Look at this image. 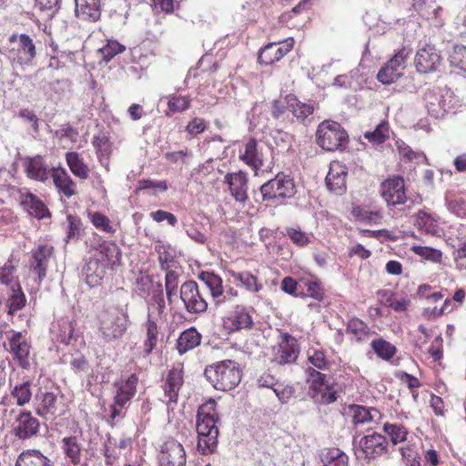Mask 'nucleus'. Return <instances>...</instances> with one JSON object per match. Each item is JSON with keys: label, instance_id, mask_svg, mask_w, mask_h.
Masks as SVG:
<instances>
[{"label": "nucleus", "instance_id": "nucleus-48", "mask_svg": "<svg viewBox=\"0 0 466 466\" xmlns=\"http://www.w3.org/2000/svg\"><path fill=\"white\" fill-rule=\"evenodd\" d=\"M370 346L376 355L383 360H390L397 352L396 347L383 339H373Z\"/></svg>", "mask_w": 466, "mask_h": 466}, {"label": "nucleus", "instance_id": "nucleus-24", "mask_svg": "<svg viewBox=\"0 0 466 466\" xmlns=\"http://www.w3.org/2000/svg\"><path fill=\"white\" fill-rule=\"evenodd\" d=\"M52 333L57 342L65 345L74 344L77 339L73 322L68 318L59 319L53 325Z\"/></svg>", "mask_w": 466, "mask_h": 466}, {"label": "nucleus", "instance_id": "nucleus-45", "mask_svg": "<svg viewBox=\"0 0 466 466\" xmlns=\"http://www.w3.org/2000/svg\"><path fill=\"white\" fill-rule=\"evenodd\" d=\"M92 144L96 148L99 161L104 164L107 162L111 154V143L108 137L104 133L94 136Z\"/></svg>", "mask_w": 466, "mask_h": 466}, {"label": "nucleus", "instance_id": "nucleus-16", "mask_svg": "<svg viewBox=\"0 0 466 466\" xmlns=\"http://www.w3.org/2000/svg\"><path fill=\"white\" fill-rule=\"evenodd\" d=\"M137 383L138 377L135 373L130 374L126 379L122 377L116 380L113 384L116 389L115 403L119 405L120 408H125L135 396Z\"/></svg>", "mask_w": 466, "mask_h": 466}, {"label": "nucleus", "instance_id": "nucleus-43", "mask_svg": "<svg viewBox=\"0 0 466 466\" xmlns=\"http://www.w3.org/2000/svg\"><path fill=\"white\" fill-rule=\"evenodd\" d=\"M145 325L147 328V337L143 342V349L145 354L149 355L157 346L158 328L150 314L147 315V319Z\"/></svg>", "mask_w": 466, "mask_h": 466}, {"label": "nucleus", "instance_id": "nucleus-57", "mask_svg": "<svg viewBox=\"0 0 466 466\" xmlns=\"http://www.w3.org/2000/svg\"><path fill=\"white\" fill-rule=\"evenodd\" d=\"M178 275L174 270H167L165 277V289L168 304L173 303V297L177 295Z\"/></svg>", "mask_w": 466, "mask_h": 466}, {"label": "nucleus", "instance_id": "nucleus-37", "mask_svg": "<svg viewBox=\"0 0 466 466\" xmlns=\"http://www.w3.org/2000/svg\"><path fill=\"white\" fill-rule=\"evenodd\" d=\"M25 305L26 297L20 283H14L6 300V306L8 308L7 314L14 316L15 312L24 309Z\"/></svg>", "mask_w": 466, "mask_h": 466}, {"label": "nucleus", "instance_id": "nucleus-59", "mask_svg": "<svg viewBox=\"0 0 466 466\" xmlns=\"http://www.w3.org/2000/svg\"><path fill=\"white\" fill-rule=\"evenodd\" d=\"M338 397V391L334 389V384L329 383V389H323L318 397H312L311 399L316 404L329 405L337 401Z\"/></svg>", "mask_w": 466, "mask_h": 466}, {"label": "nucleus", "instance_id": "nucleus-5", "mask_svg": "<svg viewBox=\"0 0 466 466\" xmlns=\"http://www.w3.org/2000/svg\"><path fill=\"white\" fill-rule=\"evenodd\" d=\"M411 50L402 47L378 72L377 79L383 85H390L400 79Z\"/></svg>", "mask_w": 466, "mask_h": 466}, {"label": "nucleus", "instance_id": "nucleus-19", "mask_svg": "<svg viewBox=\"0 0 466 466\" xmlns=\"http://www.w3.org/2000/svg\"><path fill=\"white\" fill-rule=\"evenodd\" d=\"M101 0H75V15L85 22L96 23L101 17Z\"/></svg>", "mask_w": 466, "mask_h": 466}, {"label": "nucleus", "instance_id": "nucleus-27", "mask_svg": "<svg viewBox=\"0 0 466 466\" xmlns=\"http://www.w3.org/2000/svg\"><path fill=\"white\" fill-rule=\"evenodd\" d=\"M21 205L31 217L37 219L51 217V213L46 204L33 193L25 194L21 200Z\"/></svg>", "mask_w": 466, "mask_h": 466}, {"label": "nucleus", "instance_id": "nucleus-31", "mask_svg": "<svg viewBox=\"0 0 466 466\" xmlns=\"http://www.w3.org/2000/svg\"><path fill=\"white\" fill-rule=\"evenodd\" d=\"M97 257L112 269L121 264L122 252L116 243L105 241L99 246Z\"/></svg>", "mask_w": 466, "mask_h": 466}, {"label": "nucleus", "instance_id": "nucleus-46", "mask_svg": "<svg viewBox=\"0 0 466 466\" xmlns=\"http://www.w3.org/2000/svg\"><path fill=\"white\" fill-rule=\"evenodd\" d=\"M352 412V421L355 425L364 424L374 419V413L380 414V411L374 408L368 409L362 405L352 404L349 407Z\"/></svg>", "mask_w": 466, "mask_h": 466}, {"label": "nucleus", "instance_id": "nucleus-42", "mask_svg": "<svg viewBox=\"0 0 466 466\" xmlns=\"http://www.w3.org/2000/svg\"><path fill=\"white\" fill-rule=\"evenodd\" d=\"M66 163L71 172L81 179L88 177V167L85 164L77 152H67L66 155Z\"/></svg>", "mask_w": 466, "mask_h": 466}, {"label": "nucleus", "instance_id": "nucleus-4", "mask_svg": "<svg viewBox=\"0 0 466 466\" xmlns=\"http://www.w3.org/2000/svg\"><path fill=\"white\" fill-rule=\"evenodd\" d=\"M127 315L122 309L106 310L100 315V327L106 341L119 339L127 330Z\"/></svg>", "mask_w": 466, "mask_h": 466}, {"label": "nucleus", "instance_id": "nucleus-9", "mask_svg": "<svg viewBox=\"0 0 466 466\" xmlns=\"http://www.w3.org/2000/svg\"><path fill=\"white\" fill-rule=\"evenodd\" d=\"M274 360L279 365L292 364L298 360L300 347L298 339L288 332L281 333V340L274 348Z\"/></svg>", "mask_w": 466, "mask_h": 466}, {"label": "nucleus", "instance_id": "nucleus-62", "mask_svg": "<svg viewBox=\"0 0 466 466\" xmlns=\"http://www.w3.org/2000/svg\"><path fill=\"white\" fill-rule=\"evenodd\" d=\"M138 295L146 298L150 295L151 289L154 288L152 278L149 275H141L136 281Z\"/></svg>", "mask_w": 466, "mask_h": 466}, {"label": "nucleus", "instance_id": "nucleus-10", "mask_svg": "<svg viewBox=\"0 0 466 466\" xmlns=\"http://www.w3.org/2000/svg\"><path fill=\"white\" fill-rule=\"evenodd\" d=\"M11 333L12 335L8 338V351L19 367L23 370H28L30 368L31 345L23 338L22 332L11 330Z\"/></svg>", "mask_w": 466, "mask_h": 466}, {"label": "nucleus", "instance_id": "nucleus-64", "mask_svg": "<svg viewBox=\"0 0 466 466\" xmlns=\"http://www.w3.org/2000/svg\"><path fill=\"white\" fill-rule=\"evenodd\" d=\"M287 236L299 247H305L309 243L308 235L299 228H288Z\"/></svg>", "mask_w": 466, "mask_h": 466}, {"label": "nucleus", "instance_id": "nucleus-17", "mask_svg": "<svg viewBox=\"0 0 466 466\" xmlns=\"http://www.w3.org/2000/svg\"><path fill=\"white\" fill-rule=\"evenodd\" d=\"M53 253V248L47 245H39L32 250L30 271L37 276V282L41 284L46 277L48 260Z\"/></svg>", "mask_w": 466, "mask_h": 466}, {"label": "nucleus", "instance_id": "nucleus-50", "mask_svg": "<svg viewBox=\"0 0 466 466\" xmlns=\"http://www.w3.org/2000/svg\"><path fill=\"white\" fill-rule=\"evenodd\" d=\"M18 406H25L32 398L31 382L29 380L16 384L11 390Z\"/></svg>", "mask_w": 466, "mask_h": 466}, {"label": "nucleus", "instance_id": "nucleus-35", "mask_svg": "<svg viewBox=\"0 0 466 466\" xmlns=\"http://www.w3.org/2000/svg\"><path fill=\"white\" fill-rule=\"evenodd\" d=\"M52 177L56 187L59 193L66 198H71L76 194V184L64 168H52Z\"/></svg>", "mask_w": 466, "mask_h": 466}, {"label": "nucleus", "instance_id": "nucleus-51", "mask_svg": "<svg viewBox=\"0 0 466 466\" xmlns=\"http://www.w3.org/2000/svg\"><path fill=\"white\" fill-rule=\"evenodd\" d=\"M449 62L451 67L466 73V46L455 45L449 54Z\"/></svg>", "mask_w": 466, "mask_h": 466}, {"label": "nucleus", "instance_id": "nucleus-39", "mask_svg": "<svg viewBox=\"0 0 466 466\" xmlns=\"http://www.w3.org/2000/svg\"><path fill=\"white\" fill-rule=\"evenodd\" d=\"M198 279L209 289L210 294L215 301L217 299H222L221 296H224L223 281L218 275L213 272L202 271L198 275Z\"/></svg>", "mask_w": 466, "mask_h": 466}, {"label": "nucleus", "instance_id": "nucleus-3", "mask_svg": "<svg viewBox=\"0 0 466 466\" xmlns=\"http://www.w3.org/2000/svg\"><path fill=\"white\" fill-rule=\"evenodd\" d=\"M349 135L336 121L324 120L316 131V143L325 151L345 150L349 145Z\"/></svg>", "mask_w": 466, "mask_h": 466}, {"label": "nucleus", "instance_id": "nucleus-2", "mask_svg": "<svg viewBox=\"0 0 466 466\" xmlns=\"http://www.w3.org/2000/svg\"><path fill=\"white\" fill-rule=\"evenodd\" d=\"M204 376L216 390L227 391L239 384L242 370L238 362L224 360L207 366Z\"/></svg>", "mask_w": 466, "mask_h": 466}, {"label": "nucleus", "instance_id": "nucleus-1", "mask_svg": "<svg viewBox=\"0 0 466 466\" xmlns=\"http://www.w3.org/2000/svg\"><path fill=\"white\" fill-rule=\"evenodd\" d=\"M217 402L209 399L201 404L196 415L198 433V451L202 455L213 453L218 447L219 416L217 411Z\"/></svg>", "mask_w": 466, "mask_h": 466}, {"label": "nucleus", "instance_id": "nucleus-6", "mask_svg": "<svg viewBox=\"0 0 466 466\" xmlns=\"http://www.w3.org/2000/svg\"><path fill=\"white\" fill-rule=\"evenodd\" d=\"M9 42L14 45L10 56L20 66H31L36 56V48L33 39L26 34H13Z\"/></svg>", "mask_w": 466, "mask_h": 466}, {"label": "nucleus", "instance_id": "nucleus-14", "mask_svg": "<svg viewBox=\"0 0 466 466\" xmlns=\"http://www.w3.org/2000/svg\"><path fill=\"white\" fill-rule=\"evenodd\" d=\"M293 38H288L282 43H269L259 50L258 61L262 65H272L286 56L293 48Z\"/></svg>", "mask_w": 466, "mask_h": 466}, {"label": "nucleus", "instance_id": "nucleus-26", "mask_svg": "<svg viewBox=\"0 0 466 466\" xmlns=\"http://www.w3.org/2000/svg\"><path fill=\"white\" fill-rule=\"evenodd\" d=\"M289 112L297 119L298 122L305 124L307 118L311 116L315 109L318 107V104L313 100H308L307 102L300 101L294 94H289Z\"/></svg>", "mask_w": 466, "mask_h": 466}, {"label": "nucleus", "instance_id": "nucleus-61", "mask_svg": "<svg viewBox=\"0 0 466 466\" xmlns=\"http://www.w3.org/2000/svg\"><path fill=\"white\" fill-rule=\"evenodd\" d=\"M15 268L12 265L11 261H7L2 268H0V283L13 288L14 283H19L15 280Z\"/></svg>", "mask_w": 466, "mask_h": 466}, {"label": "nucleus", "instance_id": "nucleus-60", "mask_svg": "<svg viewBox=\"0 0 466 466\" xmlns=\"http://www.w3.org/2000/svg\"><path fill=\"white\" fill-rule=\"evenodd\" d=\"M289 94L286 95L284 97L274 99L271 105V116L274 119H279L287 111L289 112Z\"/></svg>", "mask_w": 466, "mask_h": 466}, {"label": "nucleus", "instance_id": "nucleus-58", "mask_svg": "<svg viewBox=\"0 0 466 466\" xmlns=\"http://www.w3.org/2000/svg\"><path fill=\"white\" fill-rule=\"evenodd\" d=\"M301 283L306 288L307 293L304 298L310 297L318 301H322L324 299V290L319 280H301Z\"/></svg>", "mask_w": 466, "mask_h": 466}, {"label": "nucleus", "instance_id": "nucleus-33", "mask_svg": "<svg viewBox=\"0 0 466 466\" xmlns=\"http://www.w3.org/2000/svg\"><path fill=\"white\" fill-rule=\"evenodd\" d=\"M15 466H54L51 460L39 450L23 451L17 457Z\"/></svg>", "mask_w": 466, "mask_h": 466}, {"label": "nucleus", "instance_id": "nucleus-23", "mask_svg": "<svg viewBox=\"0 0 466 466\" xmlns=\"http://www.w3.org/2000/svg\"><path fill=\"white\" fill-rule=\"evenodd\" d=\"M184 383L183 370L180 364L177 367H173L167 373L164 391L165 396L168 398L169 403L177 402L178 392Z\"/></svg>", "mask_w": 466, "mask_h": 466}, {"label": "nucleus", "instance_id": "nucleus-47", "mask_svg": "<svg viewBox=\"0 0 466 466\" xmlns=\"http://www.w3.org/2000/svg\"><path fill=\"white\" fill-rule=\"evenodd\" d=\"M382 430L390 437L393 445L407 440L408 430L401 423L386 422L383 424Z\"/></svg>", "mask_w": 466, "mask_h": 466}, {"label": "nucleus", "instance_id": "nucleus-41", "mask_svg": "<svg viewBox=\"0 0 466 466\" xmlns=\"http://www.w3.org/2000/svg\"><path fill=\"white\" fill-rule=\"evenodd\" d=\"M275 177L278 183V190L279 195H281L280 202L284 203L285 199L291 198L297 192L294 180L290 176L283 172L278 173Z\"/></svg>", "mask_w": 466, "mask_h": 466}, {"label": "nucleus", "instance_id": "nucleus-36", "mask_svg": "<svg viewBox=\"0 0 466 466\" xmlns=\"http://www.w3.org/2000/svg\"><path fill=\"white\" fill-rule=\"evenodd\" d=\"M307 381L310 382L309 394L310 398L318 397L323 389H329V381L327 380L326 374L309 367L306 369Z\"/></svg>", "mask_w": 466, "mask_h": 466}, {"label": "nucleus", "instance_id": "nucleus-20", "mask_svg": "<svg viewBox=\"0 0 466 466\" xmlns=\"http://www.w3.org/2000/svg\"><path fill=\"white\" fill-rule=\"evenodd\" d=\"M106 273V263L96 255L91 257L83 268V275H85L86 283L91 288L101 285Z\"/></svg>", "mask_w": 466, "mask_h": 466}, {"label": "nucleus", "instance_id": "nucleus-44", "mask_svg": "<svg viewBox=\"0 0 466 466\" xmlns=\"http://www.w3.org/2000/svg\"><path fill=\"white\" fill-rule=\"evenodd\" d=\"M62 443L66 456L70 459L74 465L79 464L81 461V447L77 438L76 436L66 437L62 440Z\"/></svg>", "mask_w": 466, "mask_h": 466}, {"label": "nucleus", "instance_id": "nucleus-21", "mask_svg": "<svg viewBox=\"0 0 466 466\" xmlns=\"http://www.w3.org/2000/svg\"><path fill=\"white\" fill-rule=\"evenodd\" d=\"M347 174L345 167H342L338 163L330 165L329 170L325 178L327 188L337 196H342L347 190Z\"/></svg>", "mask_w": 466, "mask_h": 466}, {"label": "nucleus", "instance_id": "nucleus-40", "mask_svg": "<svg viewBox=\"0 0 466 466\" xmlns=\"http://www.w3.org/2000/svg\"><path fill=\"white\" fill-rule=\"evenodd\" d=\"M66 242L77 241L84 234V227L81 218L76 215L68 214L65 225Z\"/></svg>", "mask_w": 466, "mask_h": 466}, {"label": "nucleus", "instance_id": "nucleus-56", "mask_svg": "<svg viewBox=\"0 0 466 466\" xmlns=\"http://www.w3.org/2000/svg\"><path fill=\"white\" fill-rule=\"evenodd\" d=\"M125 50L126 46L116 40H108L107 44L99 49V52L102 56V59L107 63Z\"/></svg>", "mask_w": 466, "mask_h": 466}, {"label": "nucleus", "instance_id": "nucleus-49", "mask_svg": "<svg viewBox=\"0 0 466 466\" xmlns=\"http://www.w3.org/2000/svg\"><path fill=\"white\" fill-rule=\"evenodd\" d=\"M416 225L425 234L431 236L437 234V224L434 218L425 211L420 210L416 214Z\"/></svg>", "mask_w": 466, "mask_h": 466}, {"label": "nucleus", "instance_id": "nucleus-53", "mask_svg": "<svg viewBox=\"0 0 466 466\" xmlns=\"http://www.w3.org/2000/svg\"><path fill=\"white\" fill-rule=\"evenodd\" d=\"M347 332L354 336L357 340L364 339L370 333V328L358 318H353L347 324Z\"/></svg>", "mask_w": 466, "mask_h": 466}, {"label": "nucleus", "instance_id": "nucleus-34", "mask_svg": "<svg viewBox=\"0 0 466 466\" xmlns=\"http://www.w3.org/2000/svg\"><path fill=\"white\" fill-rule=\"evenodd\" d=\"M202 336L195 327L182 331L177 340V350L180 355L185 354L198 347L201 342Z\"/></svg>", "mask_w": 466, "mask_h": 466}, {"label": "nucleus", "instance_id": "nucleus-25", "mask_svg": "<svg viewBox=\"0 0 466 466\" xmlns=\"http://www.w3.org/2000/svg\"><path fill=\"white\" fill-rule=\"evenodd\" d=\"M225 182L228 184L230 193L237 201L245 202L248 199L246 173H228L225 176Z\"/></svg>", "mask_w": 466, "mask_h": 466}, {"label": "nucleus", "instance_id": "nucleus-32", "mask_svg": "<svg viewBox=\"0 0 466 466\" xmlns=\"http://www.w3.org/2000/svg\"><path fill=\"white\" fill-rule=\"evenodd\" d=\"M239 158L256 171L263 167L262 154L259 152L258 141L254 137L249 138L245 144V151L240 153Z\"/></svg>", "mask_w": 466, "mask_h": 466}, {"label": "nucleus", "instance_id": "nucleus-30", "mask_svg": "<svg viewBox=\"0 0 466 466\" xmlns=\"http://www.w3.org/2000/svg\"><path fill=\"white\" fill-rule=\"evenodd\" d=\"M279 191L278 190V183L276 177L265 182L259 187L258 191L254 192V200L257 203L267 202L268 204H282L280 202Z\"/></svg>", "mask_w": 466, "mask_h": 466}, {"label": "nucleus", "instance_id": "nucleus-18", "mask_svg": "<svg viewBox=\"0 0 466 466\" xmlns=\"http://www.w3.org/2000/svg\"><path fill=\"white\" fill-rule=\"evenodd\" d=\"M40 423L30 411L21 412L14 424L15 435L20 440H26L38 433Z\"/></svg>", "mask_w": 466, "mask_h": 466}, {"label": "nucleus", "instance_id": "nucleus-22", "mask_svg": "<svg viewBox=\"0 0 466 466\" xmlns=\"http://www.w3.org/2000/svg\"><path fill=\"white\" fill-rule=\"evenodd\" d=\"M437 49L434 45H426L418 50L415 66L419 73L427 74L436 70Z\"/></svg>", "mask_w": 466, "mask_h": 466}, {"label": "nucleus", "instance_id": "nucleus-11", "mask_svg": "<svg viewBox=\"0 0 466 466\" xmlns=\"http://www.w3.org/2000/svg\"><path fill=\"white\" fill-rule=\"evenodd\" d=\"M33 403L35 413L41 418L50 420L57 416V395L54 392L39 389L35 395Z\"/></svg>", "mask_w": 466, "mask_h": 466}, {"label": "nucleus", "instance_id": "nucleus-7", "mask_svg": "<svg viewBox=\"0 0 466 466\" xmlns=\"http://www.w3.org/2000/svg\"><path fill=\"white\" fill-rule=\"evenodd\" d=\"M179 296L185 309L189 314H202L207 311L208 302L200 293L195 280L185 281L180 287Z\"/></svg>", "mask_w": 466, "mask_h": 466}, {"label": "nucleus", "instance_id": "nucleus-29", "mask_svg": "<svg viewBox=\"0 0 466 466\" xmlns=\"http://www.w3.org/2000/svg\"><path fill=\"white\" fill-rule=\"evenodd\" d=\"M279 191L278 190V183L276 177L265 182L259 187L258 191L254 192V200L257 203L267 202L268 204H282L280 202Z\"/></svg>", "mask_w": 466, "mask_h": 466}, {"label": "nucleus", "instance_id": "nucleus-13", "mask_svg": "<svg viewBox=\"0 0 466 466\" xmlns=\"http://www.w3.org/2000/svg\"><path fill=\"white\" fill-rule=\"evenodd\" d=\"M159 466H185L186 451L180 442L169 439L161 446Z\"/></svg>", "mask_w": 466, "mask_h": 466}, {"label": "nucleus", "instance_id": "nucleus-38", "mask_svg": "<svg viewBox=\"0 0 466 466\" xmlns=\"http://www.w3.org/2000/svg\"><path fill=\"white\" fill-rule=\"evenodd\" d=\"M321 466H349L348 455L338 448L325 449L320 451Z\"/></svg>", "mask_w": 466, "mask_h": 466}, {"label": "nucleus", "instance_id": "nucleus-15", "mask_svg": "<svg viewBox=\"0 0 466 466\" xmlns=\"http://www.w3.org/2000/svg\"><path fill=\"white\" fill-rule=\"evenodd\" d=\"M380 193L389 206H397L406 202L404 180L395 177L385 180L380 185Z\"/></svg>", "mask_w": 466, "mask_h": 466}, {"label": "nucleus", "instance_id": "nucleus-8", "mask_svg": "<svg viewBox=\"0 0 466 466\" xmlns=\"http://www.w3.org/2000/svg\"><path fill=\"white\" fill-rule=\"evenodd\" d=\"M253 325L254 322L249 310L242 305H237L222 318L223 329L228 334L241 329H250Z\"/></svg>", "mask_w": 466, "mask_h": 466}, {"label": "nucleus", "instance_id": "nucleus-54", "mask_svg": "<svg viewBox=\"0 0 466 466\" xmlns=\"http://www.w3.org/2000/svg\"><path fill=\"white\" fill-rule=\"evenodd\" d=\"M234 279L239 281L248 291L258 292L262 286L258 284V279L248 271L232 272Z\"/></svg>", "mask_w": 466, "mask_h": 466}, {"label": "nucleus", "instance_id": "nucleus-12", "mask_svg": "<svg viewBox=\"0 0 466 466\" xmlns=\"http://www.w3.org/2000/svg\"><path fill=\"white\" fill-rule=\"evenodd\" d=\"M359 445L366 459L374 460L388 452L389 441L384 435L374 431L363 436Z\"/></svg>", "mask_w": 466, "mask_h": 466}, {"label": "nucleus", "instance_id": "nucleus-55", "mask_svg": "<svg viewBox=\"0 0 466 466\" xmlns=\"http://www.w3.org/2000/svg\"><path fill=\"white\" fill-rule=\"evenodd\" d=\"M191 105V98L187 96H180L173 94L167 97V107L173 112H184L189 108Z\"/></svg>", "mask_w": 466, "mask_h": 466}, {"label": "nucleus", "instance_id": "nucleus-28", "mask_svg": "<svg viewBox=\"0 0 466 466\" xmlns=\"http://www.w3.org/2000/svg\"><path fill=\"white\" fill-rule=\"evenodd\" d=\"M24 161L25 171L29 178L43 182L48 178L47 166L41 155L26 157Z\"/></svg>", "mask_w": 466, "mask_h": 466}, {"label": "nucleus", "instance_id": "nucleus-63", "mask_svg": "<svg viewBox=\"0 0 466 466\" xmlns=\"http://www.w3.org/2000/svg\"><path fill=\"white\" fill-rule=\"evenodd\" d=\"M423 100L425 102V107L428 111V114L433 117L437 118V109H436V103H437V94L434 88L428 89L423 96Z\"/></svg>", "mask_w": 466, "mask_h": 466}, {"label": "nucleus", "instance_id": "nucleus-52", "mask_svg": "<svg viewBox=\"0 0 466 466\" xmlns=\"http://www.w3.org/2000/svg\"><path fill=\"white\" fill-rule=\"evenodd\" d=\"M364 137L369 142L376 145L383 144L389 137V124L387 121H381L371 132H366Z\"/></svg>", "mask_w": 466, "mask_h": 466}]
</instances>
